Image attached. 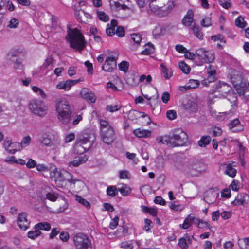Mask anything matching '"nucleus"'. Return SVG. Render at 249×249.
I'll use <instances>...</instances> for the list:
<instances>
[{
  "label": "nucleus",
  "mask_w": 249,
  "mask_h": 249,
  "mask_svg": "<svg viewBox=\"0 0 249 249\" xmlns=\"http://www.w3.org/2000/svg\"><path fill=\"white\" fill-rule=\"evenodd\" d=\"M55 107L59 120L63 124H68L71 120L73 107L65 99H61L56 102Z\"/></svg>",
  "instance_id": "nucleus-1"
},
{
  "label": "nucleus",
  "mask_w": 249,
  "mask_h": 249,
  "mask_svg": "<svg viewBox=\"0 0 249 249\" xmlns=\"http://www.w3.org/2000/svg\"><path fill=\"white\" fill-rule=\"evenodd\" d=\"M67 39L70 43V47L78 51L84 50L87 44L84 36L76 28L68 31Z\"/></svg>",
  "instance_id": "nucleus-2"
},
{
  "label": "nucleus",
  "mask_w": 249,
  "mask_h": 249,
  "mask_svg": "<svg viewBox=\"0 0 249 249\" xmlns=\"http://www.w3.org/2000/svg\"><path fill=\"white\" fill-rule=\"evenodd\" d=\"M95 139V135L93 133H81L77 137L75 149L83 153L92 146Z\"/></svg>",
  "instance_id": "nucleus-3"
},
{
  "label": "nucleus",
  "mask_w": 249,
  "mask_h": 249,
  "mask_svg": "<svg viewBox=\"0 0 249 249\" xmlns=\"http://www.w3.org/2000/svg\"><path fill=\"white\" fill-rule=\"evenodd\" d=\"M100 124L102 141L107 145L111 144L116 138L114 128L106 120H101Z\"/></svg>",
  "instance_id": "nucleus-4"
},
{
  "label": "nucleus",
  "mask_w": 249,
  "mask_h": 249,
  "mask_svg": "<svg viewBox=\"0 0 249 249\" xmlns=\"http://www.w3.org/2000/svg\"><path fill=\"white\" fill-rule=\"evenodd\" d=\"M207 168L206 164L196 159L190 160L185 165L184 170L192 176H198L205 172Z\"/></svg>",
  "instance_id": "nucleus-5"
},
{
  "label": "nucleus",
  "mask_w": 249,
  "mask_h": 249,
  "mask_svg": "<svg viewBox=\"0 0 249 249\" xmlns=\"http://www.w3.org/2000/svg\"><path fill=\"white\" fill-rule=\"evenodd\" d=\"M169 136V145L172 147L182 146L188 142L187 134L181 129L174 130Z\"/></svg>",
  "instance_id": "nucleus-6"
},
{
  "label": "nucleus",
  "mask_w": 249,
  "mask_h": 249,
  "mask_svg": "<svg viewBox=\"0 0 249 249\" xmlns=\"http://www.w3.org/2000/svg\"><path fill=\"white\" fill-rule=\"evenodd\" d=\"M28 107L32 113L38 116L43 117L47 112L45 104L39 99L32 100L29 104Z\"/></svg>",
  "instance_id": "nucleus-7"
},
{
  "label": "nucleus",
  "mask_w": 249,
  "mask_h": 249,
  "mask_svg": "<svg viewBox=\"0 0 249 249\" xmlns=\"http://www.w3.org/2000/svg\"><path fill=\"white\" fill-rule=\"evenodd\" d=\"M51 175L52 177H53L56 181L61 182L68 181L71 184H75L76 182L82 183L79 180L72 179L71 175L69 172L65 170H58L57 168H55L51 172Z\"/></svg>",
  "instance_id": "nucleus-8"
},
{
  "label": "nucleus",
  "mask_w": 249,
  "mask_h": 249,
  "mask_svg": "<svg viewBox=\"0 0 249 249\" xmlns=\"http://www.w3.org/2000/svg\"><path fill=\"white\" fill-rule=\"evenodd\" d=\"M73 242L76 249H92L89 238L81 233H78L74 236Z\"/></svg>",
  "instance_id": "nucleus-9"
},
{
  "label": "nucleus",
  "mask_w": 249,
  "mask_h": 249,
  "mask_svg": "<svg viewBox=\"0 0 249 249\" xmlns=\"http://www.w3.org/2000/svg\"><path fill=\"white\" fill-rule=\"evenodd\" d=\"M196 54L202 63H211L214 59V54L204 48H199L196 51Z\"/></svg>",
  "instance_id": "nucleus-10"
},
{
  "label": "nucleus",
  "mask_w": 249,
  "mask_h": 249,
  "mask_svg": "<svg viewBox=\"0 0 249 249\" xmlns=\"http://www.w3.org/2000/svg\"><path fill=\"white\" fill-rule=\"evenodd\" d=\"M233 74L231 76V81L237 90L244 91L246 88V84L243 82V77L239 72Z\"/></svg>",
  "instance_id": "nucleus-11"
},
{
  "label": "nucleus",
  "mask_w": 249,
  "mask_h": 249,
  "mask_svg": "<svg viewBox=\"0 0 249 249\" xmlns=\"http://www.w3.org/2000/svg\"><path fill=\"white\" fill-rule=\"evenodd\" d=\"M181 106L184 109L189 113H195L198 109L197 103L194 99L183 101Z\"/></svg>",
  "instance_id": "nucleus-12"
},
{
  "label": "nucleus",
  "mask_w": 249,
  "mask_h": 249,
  "mask_svg": "<svg viewBox=\"0 0 249 249\" xmlns=\"http://www.w3.org/2000/svg\"><path fill=\"white\" fill-rule=\"evenodd\" d=\"M83 78H79L77 80H67L66 81H62L58 82L56 87L57 89L69 91L71 87L79 82L83 81Z\"/></svg>",
  "instance_id": "nucleus-13"
},
{
  "label": "nucleus",
  "mask_w": 249,
  "mask_h": 249,
  "mask_svg": "<svg viewBox=\"0 0 249 249\" xmlns=\"http://www.w3.org/2000/svg\"><path fill=\"white\" fill-rule=\"evenodd\" d=\"M27 213L21 212L18 213L17 217V223L21 230H26L29 228L30 222L27 219Z\"/></svg>",
  "instance_id": "nucleus-14"
},
{
  "label": "nucleus",
  "mask_w": 249,
  "mask_h": 249,
  "mask_svg": "<svg viewBox=\"0 0 249 249\" xmlns=\"http://www.w3.org/2000/svg\"><path fill=\"white\" fill-rule=\"evenodd\" d=\"M40 142L44 145L52 147V149H55L60 145L58 140L53 139L47 134H44L39 139Z\"/></svg>",
  "instance_id": "nucleus-15"
},
{
  "label": "nucleus",
  "mask_w": 249,
  "mask_h": 249,
  "mask_svg": "<svg viewBox=\"0 0 249 249\" xmlns=\"http://www.w3.org/2000/svg\"><path fill=\"white\" fill-rule=\"evenodd\" d=\"M116 67V58L112 56H109L106 59L102 68L105 71L112 72Z\"/></svg>",
  "instance_id": "nucleus-16"
},
{
  "label": "nucleus",
  "mask_w": 249,
  "mask_h": 249,
  "mask_svg": "<svg viewBox=\"0 0 249 249\" xmlns=\"http://www.w3.org/2000/svg\"><path fill=\"white\" fill-rule=\"evenodd\" d=\"M167 7L166 8V10H162L161 7H153L151 8V10L160 16H165L168 15L169 11L172 10L175 6L174 1L173 0H169L167 3Z\"/></svg>",
  "instance_id": "nucleus-17"
},
{
  "label": "nucleus",
  "mask_w": 249,
  "mask_h": 249,
  "mask_svg": "<svg viewBox=\"0 0 249 249\" xmlns=\"http://www.w3.org/2000/svg\"><path fill=\"white\" fill-rule=\"evenodd\" d=\"M81 97L90 103H95L96 100V96L95 94L87 88H83L80 91Z\"/></svg>",
  "instance_id": "nucleus-18"
},
{
  "label": "nucleus",
  "mask_w": 249,
  "mask_h": 249,
  "mask_svg": "<svg viewBox=\"0 0 249 249\" xmlns=\"http://www.w3.org/2000/svg\"><path fill=\"white\" fill-rule=\"evenodd\" d=\"M75 16L77 20L80 22L86 23L88 19L91 18V16L82 9L75 10Z\"/></svg>",
  "instance_id": "nucleus-19"
},
{
  "label": "nucleus",
  "mask_w": 249,
  "mask_h": 249,
  "mask_svg": "<svg viewBox=\"0 0 249 249\" xmlns=\"http://www.w3.org/2000/svg\"><path fill=\"white\" fill-rule=\"evenodd\" d=\"M193 238V236L191 237L188 234H184L183 237L179 240V246L182 249H188L189 245L192 243V238Z\"/></svg>",
  "instance_id": "nucleus-20"
},
{
  "label": "nucleus",
  "mask_w": 249,
  "mask_h": 249,
  "mask_svg": "<svg viewBox=\"0 0 249 249\" xmlns=\"http://www.w3.org/2000/svg\"><path fill=\"white\" fill-rule=\"evenodd\" d=\"M229 128L233 132H238L243 130V126L238 119H235L228 124Z\"/></svg>",
  "instance_id": "nucleus-21"
},
{
  "label": "nucleus",
  "mask_w": 249,
  "mask_h": 249,
  "mask_svg": "<svg viewBox=\"0 0 249 249\" xmlns=\"http://www.w3.org/2000/svg\"><path fill=\"white\" fill-rule=\"evenodd\" d=\"M133 134L139 138H148L151 135V131L149 130H145L141 128H138L134 130Z\"/></svg>",
  "instance_id": "nucleus-22"
},
{
  "label": "nucleus",
  "mask_w": 249,
  "mask_h": 249,
  "mask_svg": "<svg viewBox=\"0 0 249 249\" xmlns=\"http://www.w3.org/2000/svg\"><path fill=\"white\" fill-rule=\"evenodd\" d=\"M196 218L193 214H190L184 220L182 224V228L184 229H188L192 223L196 225Z\"/></svg>",
  "instance_id": "nucleus-23"
},
{
  "label": "nucleus",
  "mask_w": 249,
  "mask_h": 249,
  "mask_svg": "<svg viewBox=\"0 0 249 249\" xmlns=\"http://www.w3.org/2000/svg\"><path fill=\"white\" fill-rule=\"evenodd\" d=\"M193 12L191 10H189L186 15L183 18L182 22L186 26H189L193 22Z\"/></svg>",
  "instance_id": "nucleus-24"
},
{
  "label": "nucleus",
  "mask_w": 249,
  "mask_h": 249,
  "mask_svg": "<svg viewBox=\"0 0 249 249\" xmlns=\"http://www.w3.org/2000/svg\"><path fill=\"white\" fill-rule=\"evenodd\" d=\"M111 6H114L117 10L125 9L127 6L124 3V0H109Z\"/></svg>",
  "instance_id": "nucleus-25"
},
{
  "label": "nucleus",
  "mask_w": 249,
  "mask_h": 249,
  "mask_svg": "<svg viewBox=\"0 0 249 249\" xmlns=\"http://www.w3.org/2000/svg\"><path fill=\"white\" fill-rule=\"evenodd\" d=\"M233 163H229L226 164V170L225 173L230 177L232 178L236 176V170L233 168L234 165H232ZM235 165H234L235 166Z\"/></svg>",
  "instance_id": "nucleus-26"
},
{
  "label": "nucleus",
  "mask_w": 249,
  "mask_h": 249,
  "mask_svg": "<svg viewBox=\"0 0 249 249\" xmlns=\"http://www.w3.org/2000/svg\"><path fill=\"white\" fill-rule=\"evenodd\" d=\"M233 112L230 111L229 112H219L214 118L217 121H222L225 119H229L233 115Z\"/></svg>",
  "instance_id": "nucleus-27"
},
{
  "label": "nucleus",
  "mask_w": 249,
  "mask_h": 249,
  "mask_svg": "<svg viewBox=\"0 0 249 249\" xmlns=\"http://www.w3.org/2000/svg\"><path fill=\"white\" fill-rule=\"evenodd\" d=\"M3 146L5 148V150L8 151L9 153L11 154H14L17 151L16 149H9L10 147L12 146L14 147V145L18 144L19 145V143H12L11 141L10 140H7V139H5L3 143Z\"/></svg>",
  "instance_id": "nucleus-28"
},
{
  "label": "nucleus",
  "mask_w": 249,
  "mask_h": 249,
  "mask_svg": "<svg viewBox=\"0 0 249 249\" xmlns=\"http://www.w3.org/2000/svg\"><path fill=\"white\" fill-rule=\"evenodd\" d=\"M216 200V193L214 192H208L204 198L205 201L209 204L214 203Z\"/></svg>",
  "instance_id": "nucleus-29"
},
{
  "label": "nucleus",
  "mask_w": 249,
  "mask_h": 249,
  "mask_svg": "<svg viewBox=\"0 0 249 249\" xmlns=\"http://www.w3.org/2000/svg\"><path fill=\"white\" fill-rule=\"evenodd\" d=\"M87 160V158L86 157H84L83 158H79L78 159L74 160L73 161L69 162L68 165L70 167H77L80 164L84 163Z\"/></svg>",
  "instance_id": "nucleus-30"
},
{
  "label": "nucleus",
  "mask_w": 249,
  "mask_h": 249,
  "mask_svg": "<svg viewBox=\"0 0 249 249\" xmlns=\"http://www.w3.org/2000/svg\"><path fill=\"white\" fill-rule=\"evenodd\" d=\"M35 229L39 231H49L51 229V225L47 222H40L35 226Z\"/></svg>",
  "instance_id": "nucleus-31"
},
{
  "label": "nucleus",
  "mask_w": 249,
  "mask_h": 249,
  "mask_svg": "<svg viewBox=\"0 0 249 249\" xmlns=\"http://www.w3.org/2000/svg\"><path fill=\"white\" fill-rule=\"evenodd\" d=\"M211 141V138L209 136H203L201 137L200 140L198 142V144L199 146L205 147L207 145L210 143Z\"/></svg>",
  "instance_id": "nucleus-32"
},
{
  "label": "nucleus",
  "mask_w": 249,
  "mask_h": 249,
  "mask_svg": "<svg viewBox=\"0 0 249 249\" xmlns=\"http://www.w3.org/2000/svg\"><path fill=\"white\" fill-rule=\"evenodd\" d=\"M249 198V196L245 193L238 195L237 197V204L238 205H245L246 200Z\"/></svg>",
  "instance_id": "nucleus-33"
},
{
  "label": "nucleus",
  "mask_w": 249,
  "mask_h": 249,
  "mask_svg": "<svg viewBox=\"0 0 249 249\" xmlns=\"http://www.w3.org/2000/svg\"><path fill=\"white\" fill-rule=\"evenodd\" d=\"M154 51V46L150 43H148L146 45L144 50L141 52L143 55H149L153 53Z\"/></svg>",
  "instance_id": "nucleus-34"
},
{
  "label": "nucleus",
  "mask_w": 249,
  "mask_h": 249,
  "mask_svg": "<svg viewBox=\"0 0 249 249\" xmlns=\"http://www.w3.org/2000/svg\"><path fill=\"white\" fill-rule=\"evenodd\" d=\"M118 190L115 186H109L107 189V195L112 197H115L118 194Z\"/></svg>",
  "instance_id": "nucleus-35"
},
{
  "label": "nucleus",
  "mask_w": 249,
  "mask_h": 249,
  "mask_svg": "<svg viewBox=\"0 0 249 249\" xmlns=\"http://www.w3.org/2000/svg\"><path fill=\"white\" fill-rule=\"evenodd\" d=\"M156 140L159 143L166 144L169 145V136L164 135L156 138Z\"/></svg>",
  "instance_id": "nucleus-36"
},
{
  "label": "nucleus",
  "mask_w": 249,
  "mask_h": 249,
  "mask_svg": "<svg viewBox=\"0 0 249 249\" xmlns=\"http://www.w3.org/2000/svg\"><path fill=\"white\" fill-rule=\"evenodd\" d=\"M76 200L87 209L90 208V204L87 200L82 198L81 196L76 195L75 196Z\"/></svg>",
  "instance_id": "nucleus-37"
},
{
  "label": "nucleus",
  "mask_w": 249,
  "mask_h": 249,
  "mask_svg": "<svg viewBox=\"0 0 249 249\" xmlns=\"http://www.w3.org/2000/svg\"><path fill=\"white\" fill-rule=\"evenodd\" d=\"M118 190L123 196H127L130 194L131 192L130 188L125 184L123 185L120 188H119Z\"/></svg>",
  "instance_id": "nucleus-38"
},
{
  "label": "nucleus",
  "mask_w": 249,
  "mask_h": 249,
  "mask_svg": "<svg viewBox=\"0 0 249 249\" xmlns=\"http://www.w3.org/2000/svg\"><path fill=\"white\" fill-rule=\"evenodd\" d=\"M192 30L193 32V33L196 37L200 39L203 38L202 32L201 31V30L199 29L198 26L194 25V26L192 27Z\"/></svg>",
  "instance_id": "nucleus-39"
},
{
  "label": "nucleus",
  "mask_w": 249,
  "mask_h": 249,
  "mask_svg": "<svg viewBox=\"0 0 249 249\" xmlns=\"http://www.w3.org/2000/svg\"><path fill=\"white\" fill-rule=\"evenodd\" d=\"M161 67H162V71L164 74V77L167 79H169L172 76L173 71L172 69L163 67L162 65H161Z\"/></svg>",
  "instance_id": "nucleus-40"
},
{
  "label": "nucleus",
  "mask_w": 249,
  "mask_h": 249,
  "mask_svg": "<svg viewBox=\"0 0 249 249\" xmlns=\"http://www.w3.org/2000/svg\"><path fill=\"white\" fill-rule=\"evenodd\" d=\"M235 25L238 27L244 28L246 26V22L241 16H239L235 20Z\"/></svg>",
  "instance_id": "nucleus-41"
},
{
  "label": "nucleus",
  "mask_w": 249,
  "mask_h": 249,
  "mask_svg": "<svg viewBox=\"0 0 249 249\" xmlns=\"http://www.w3.org/2000/svg\"><path fill=\"white\" fill-rule=\"evenodd\" d=\"M97 15L100 20L104 22H107L109 20L108 16L104 12L97 11Z\"/></svg>",
  "instance_id": "nucleus-42"
},
{
  "label": "nucleus",
  "mask_w": 249,
  "mask_h": 249,
  "mask_svg": "<svg viewBox=\"0 0 249 249\" xmlns=\"http://www.w3.org/2000/svg\"><path fill=\"white\" fill-rule=\"evenodd\" d=\"M131 38L137 44H140L142 41V37L139 33H133L131 34Z\"/></svg>",
  "instance_id": "nucleus-43"
},
{
  "label": "nucleus",
  "mask_w": 249,
  "mask_h": 249,
  "mask_svg": "<svg viewBox=\"0 0 249 249\" xmlns=\"http://www.w3.org/2000/svg\"><path fill=\"white\" fill-rule=\"evenodd\" d=\"M40 231L35 229V231H30L28 232V237L31 239H34L41 234Z\"/></svg>",
  "instance_id": "nucleus-44"
},
{
  "label": "nucleus",
  "mask_w": 249,
  "mask_h": 249,
  "mask_svg": "<svg viewBox=\"0 0 249 249\" xmlns=\"http://www.w3.org/2000/svg\"><path fill=\"white\" fill-rule=\"evenodd\" d=\"M179 67L183 73L188 74L190 72V68L184 62H180Z\"/></svg>",
  "instance_id": "nucleus-45"
},
{
  "label": "nucleus",
  "mask_w": 249,
  "mask_h": 249,
  "mask_svg": "<svg viewBox=\"0 0 249 249\" xmlns=\"http://www.w3.org/2000/svg\"><path fill=\"white\" fill-rule=\"evenodd\" d=\"M118 67L120 71L126 72L128 70L129 63L125 61H123L118 65Z\"/></svg>",
  "instance_id": "nucleus-46"
},
{
  "label": "nucleus",
  "mask_w": 249,
  "mask_h": 249,
  "mask_svg": "<svg viewBox=\"0 0 249 249\" xmlns=\"http://www.w3.org/2000/svg\"><path fill=\"white\" fill-rule=\"evenodd\" d=\"M127 83L132 86H136L139 83L137 77L134 75H131L127 79Z\"/></svg>",
  "instance_id": "nucleus-47"
},
{
  "label": "nucleus",
  "mask_w": 249,
  "mask_h": 249,
  "mask_svg": "<svg viewBox=\"0 0 249 249\" xmlns=\"http://www.w3.org/2000/svg\"><path fill=\"white\" fill-rule=\"evenodd\" d=\"M207 73L208 74V80L210 81L214 80V76L215 74V71L213 69H212V66L210 65L207 70Z\"/></svg>",
  "instance_id": "nucleus-48"
},
{
  "label": "nucleus",
  "mask_w": 249,
  "mask_h": 249,
  "mask_svg": "<svg viewBox=\"0 0 249 249\" xmlns=\"http://www.w3.org/2000/svg\"><path fill=\"white\" fill-rule=\"evenodd\" d=\"M196 225L197 227L199 228H204L206 227H208L210 228V225L206 221H203L202 220L200 219H196Z\"/></svg>",
  "instance_id": "nucleus-49"
},
{
  "label": "nucleus",
  "mask_w": 249,
  "mask_h": 249,
  "mask_svg": "<svg viewBox=\"0 0 249 249\" xmlns=\"http://www.w3.org/2000/svg\"><path fill=\"white\" fill-rule=\"evenodd\" d=\"M141 114V112L135 110H132L129 112L128 117L132 120L135 119L139 115Z\"/></svg>",
  "instance_id": "nucleus-50"
},
{
  "label": "nucleus",
  "mask_w": 249,
  "mask_h": 249,
  "mask_svg": "<svg viewBox=\"0 0 249 249\" xmlns=\"http://www.w3.org/2000/svg\"><path fill=\"white\" fill-rule=\"evenodd\" d=\"M201 25L203 27H209L212 25L211 18L206 17L201 22Z\"/></svg>",
  "instance_id": "nucleus-51"
},
{
  "label": "nucleus",
  "mask_w": 249,
  "mask_h": 249,
  "mask_svg": "<svg viewBox=\"0 0 249 249\" xmlns=\"http://www.w3.org/2000/svg\"><path fill=\"white\" fill-rule=\"evenodd\" d=\"M19 24L18 20L15 18H12L9 22L8 27L10 28H16Z\"/></svg>",
  "instance_id": "nucleus-52"
},
{
  "label": "nucleus",
  "mask_w": 249,
  "mask_h": 249,
  "mask_svg": "<svg viewBox=\"0 0 249 249\" xmlns=\"http://www.w3.org/2000/svg\"><path fill=\"white\" fill-rule=\"evenodd\" d=\"M121 108V106L116 105H108L107 107V110L109 112H113L119 110Z\"/></svg>",
  "instance_id": "nucleus-53"
},
{
  "label": "nucleus",
  "mask_w": 249,
  "mask_h": 249,
  "mask_svg": "<svg viewBox=\"0 0 249 249\" xmlns=\"http://www.w3.org/2000/svg\"><path fill=\"white\" fill-rule=\"evenodd\" d=\"M124 33L125 31L124 28L121 26H119L117 27L115 33L116 34L117 36L119 37H122L124 36Z\"/></svg>",
  "instance_id": "nucleus-54"
},
{
  "label": "nucleus",
  "mask_w": 249,
  "mask_h": 249,
  "mask_svg": "<svg viewBox=\"0 0 249 249\" xmlns=\"http://www.w3.org/2000/svg\"><path fill=\"white\" fill-rule=\"evenodd\" d=\"M189 84L188 87L191 89L196 88L199 85V82L197 80L190 79L189 81Z\"/></svg>",
  "instance_id": "nucleus-55"
},
{
  "label": "nucleus",
  "mask_w": 249,
  "mask_h": 249,
  "mask_svg": "<svg viewBox=\"0 0 249 249\" xmlns=\"http://www.w3.org/2000/svg\"><path fill=\"white\" fill-rule=\"evenodd\" d=\"M211 39L215 41L216 40H219L221 43H225L226 41L224 40L223 36L220 34H218L217 35H213L211 36Z\"/></svg>",
  "instance_id": "nucleus-56"
},
{
  "label": "nucleus",
  "mask_w": 249,
  "mask_h": 249,
  "mask_svg": "<svg viewBox=\"0 0 249 249\" xmlns=\"http://www.w3.org/2000/svg\"><path fill=\"white\" fill-rule=\"evenodd\" d=\"M167 117L170 120H173L177 117V114L174 110H168L166 113Z\"/></svg>",
  "instance_id": "nucleus-57"
},
{
  "label": "nucleus",
  "mask_w": 249,
  "mask_h": 249,
  "mask_svg": "<svg viewBox=\"0 0 249 249\" xmlns=\"http://www.w3.org/2000/svg\"><path fill=\"white\" fill-rule=\"evenodd\" d=\"M26 165L28 168H33L36 166V162L35 160L32 159H29L27 162L26 163Z\"/></svg>",
  "instance_id": "nucleus-58"
},
{
  "label": "nucleus",
  "mask_w": 249,
  "mask_h": 249,
  "mask_svg": "<svg viewBox=\"0 0 249 249\" xmlns=\"http://www.w3.org/2000/svg\"><path fill=\"white\" fill-rule=\"evenodd\" d=\"M126 156L128 159L132 160L135 163H137L138 161V159L136 158V154L135 153H131L129 152H127L126 153Z\"/></svg>",
  "instance_id": "nucleus-59"
},
{
  "label": "nucleus",
  "mask_w": 249,
  "mask_h": 249,
  "mask_svg": "<svg viewBox=\"0 0 249 249\" xmlns=\"http://www.w3.org/2000/svg\"><path fill=\"white\" fill-rule=\"evenodd\" d=\"M154 202L156 204H158L161 205H165L166 204L165 201L161 196H156L154 199Z\"/></svg>",
  "instance_id": "nucleus-60"
},
{
  "label": "nucleus",
  "mask_w": 249,
  "mask_h": 249,
  "mask_svg": "<svg viewBox=\"0 0 249 249\" xmlns=\"http://www.w3.org/2000/svg\"><path fill=\"white\" fill-rule=\"evenodd\" d=\"M119 217L118 216L115 217L110 223V228L114 229L118 224Z\"/></svg>",
  "instance_id": "nucleus-61"
},
{
  "label": "nucleus",
  "mask_w": 249,
  "mask_h": 249,
  "mask_svg": "<svg viewBox=\"0 0 249 249\" xmlns=\"http://www.w3.org/2000/svg\"><path fill=\"white\" fill-rule=\"evenodd\" d=\"M36 169L38 171H43L46 172L48 170V166H46L45 164H36Z\"/></svg>",
  "instance_id": "nucleus-62"
},
{
  "label": "nucleus",
  "mask_w": 249,
  "mask_h": 249,
  "mask_svg": "<svg viewBox=\"0 0 249 249\" xmlns=\"http://www.w3.org/2000/svg\"><path fill=\"white\" fill-rule=\"evenodd\" d=\"M53 59L51 56L48 57L46 60L45 62L43 64V67L45 68H48L50 65L53 64Z\"/></svg>",
  "instance_id": "nucleus-63"
},
{
  "label": "nucleus",
  "mask_w": 249,
  "mask_h": 249,
  "mask_svg": "<svg viewBox=\"0 0 249 249\" xmlns=\"http://www.w3.org/2000/svg\"><path fill=\"white\" fill-rule=\"evenodd\" d=\"M170 94L168 92H164L162 94L161 100L164 103H167L170 99Z\"/></svg>",
  "instance_id": "nucleus-64"
}]
</instances>
